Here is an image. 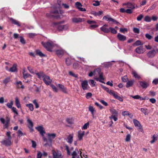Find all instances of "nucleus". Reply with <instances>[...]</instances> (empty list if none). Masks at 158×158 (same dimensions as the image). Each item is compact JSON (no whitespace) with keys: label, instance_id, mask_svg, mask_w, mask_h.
<instances>
[{"label":"nucleus","instance_id":"a19ab883","mask_svg":"<svg viewBox=\"0 0 158 158\" xmlns=\"http://www.w3.org/2000/svg\"><path fill=\"white\" fill-rule=\"evenodd\" d=\"M111 32L114 34H115L117 33V31L114 28H112L111 27H110V32Z\"/></svg>","mask_w":158,"mask_h":158},{"label":"nucleus","instance_id":"09e8293b","mask_svg":"<svg viewBox=\"0 0 158 158\" xmlns=\"http://www.w3.org/2000/svg\"><path fill=\"white\" fill-rule=\"evenodd\" d=\"M89 123L88 122L87 123H85L83 127H82V130H85L87 128L89 127Z\"/></svg>","mask_w":158,"mask_h":158},{"label":"nucleus","instance_id":"052dcab7","mask_svg":"<svg viewBox=\"0 0 158 158\" xmlns=\"http://www.w3.org/2000/svg\"><path fill=\"white\" fill-rule=\"evenodd\" d=\"M11 109H12V110L13 111L15 114L17 115H18V112L17 110L16 109L15 107H13Z\"/></svg>","mask_w":158,"mask_h":158},{"label":"nucleus","instance_id":"aec40b11","mask_svg":"<svg viewBox=\"0 0 158 158\" xmlns=\"http://www.w3.org/2000/svg\"><path fill=\"white\" fill-rule=\"evenodd\" d=\"M135 82V81L134 80L128 81H127L126 87L127 88H129L132 86Z\"/></svg>","mask_w":158,"mask_h":158},{"label":"nucleus","instance_id":"412c9836","mask_svg":"<svg viewBox=\"0 0 158 158\" xmlns=\"http://www.w3.org/2000/svg\"><path fill=\"white\" fill-rule=\"evenodd\" d=\"M15 104L16 107L18 108H21V106L20 103V101L19 99L17 97H16L15 98Z\"/></svg>","mask_w":158,"mask_h":158},{"label":"nucleus","instance_id":"b1692460","mask_svg":"<svg viewBox=\"0 0 158 158\" xmlns=\"http://www.w3.org/2000/svg\"><path fill=\"white\" fill-rule=\"evenodd\" d=\"M125 5H127V7L130 9H133L135 8L134 5L131 3H123V6Z\"/></svg>","mask_w":158,"mask_h":158},{"label":"nucleus","instance_id":"e433bc0d","mask_svg":"<svg viewBox=\"0 0 158 158\" xmlns=\"http://www.w3.org/2000/svg\"><path fill=\"white\" fill-rule=\"evenodd\" d=\"M157 5L156 4L154 3L153 4L150 8H149L148 10L147 11L148 12L151 10H154L156 7Z\"/></svg>","mask_w":158,"mask_h":158},{"label":"nucleus","instance_id":"6e6d98bb","mask_svg":"<svg viewBox=\"0 0 158 158\" xmlns=\"http://www.w3.org/2000/svg\"><path fill=\"white\" fill-rule=\"evenodd\" d=\"M90 81V85L92 87H94L95 85L96 82L93 80H89Z\"/></svg>","mask_w":158,"mask_h":158},{"label":"nucleus","instance_id":"1a4fd4ad","mask_svg":"<svg viewBox=\"0 0 158 158\" xmlns=\"http://www.w3.org/2000/svg\"><path fill=\"white\" fill-rule=\"evenodd\" d=\"M72 21L74 23H77L84 21H85V19L84 18L74 17L72 19Z\"/></svg>","mask_w":158,"mask_h":158},{"label":"nucleus","instance_id":"c756f323","mask_svg":"<svg viewBox=\"0 0 158 158\" xmlns=\"http://www.w3.org/2000/svg\"><path fill=\"white\" fill-rule=\"evenodd\" d=\"M32 102L35 105V108L37 109L39 107V105L38 103L37 100L36 99H34L32 101Z\"/></svg>","mask_w":158,"mask_h":158},{"label":"nucleus","instance_id":"37998d69","mask_svg":"<svg viewBox=\"0 0 158 158\" xmlns=\"http://www.w3.org/2000/svg\"><path fill=\"white\" fill-rule=\"evenodd\" d=\"M109 22H112L113 23L116 24H119V23L118 22H117V21H116V20L111 18H110Z\"/></svg>","mask_w":158,"mask_h":158},{"label":"nucleus","instance_id":"5701e85b","mask_svg":"<svg viewBox=\"0 0 158 158\" xmlns=\"http://www.w3.org/2000/svg\"><path fill=\"white\" fill-rule=\"evenodd\" d=\"M17 65L16 64H14L12 67L10 68L9 70V71L11 72H17Z\"/></svg>","mask_w":158,"mask_h":158},{"label":"nucleus","instance_id":"39448f33","mask_svg":"<svg viewBox=\"0 0 158 158\" xmlns=\"http://www.w3.org/2000/svg\"><path fill=\"white\" fill-rule=\"evenodd\" d=\"M133 122L135 126L137 128L139 131L141 132L143 131L142 126L138 120L135 119H134L133 120Z\"/></svg>","mask_w":158,"mask_h":158},{"label":"nucleus","instance_id":"dca6fc26","mask_svg":"<svg viewBox=\"0 0 158 158\" xmlns=\"http://www.w3.org/2000/svg\"><path fill=\"white\" fill-rule=\"evenodd\" d=\"M27 122L28 123V127L30 129L31 131H33V123L32 121L29 119H27Z\"/></svg>","mask_w":158,"mask_h":158},{"label":"nucleus","instance_id":"79ce46f5","mask_svg":"<svg viewBox=\"0 0 158 158\" xmlns=\"http://www.w3.org/2000/svg\"><path fill=\"white\" fill-rule=\"evenodd\" d=\"M141 110L143 113L145 115H146L147 114L148 110L145 108H141Z\"/></svg>","mask_w":158,"mask_h":158},{"label":"nucleus","instance_id":"9b49d317","mask_svg":"<svg viewBox=\"0 0 158 158\" xmlns=\"http://www.w3.org/2000/svg\"><path fill=\"white\" fill-rule=\"evenodd\" d=\"M57 86L60 88L61 91L63 93L66 94L68 93L67 88L65 87L64 85L59 84L57 85Z\"/></svg>","mask_w":158,"mask_h":158},{"label":"nucleus","instance_id":"0eeeda50","mask_svg":"<svg viewBox=\"0 0 158 158\" xmlns=\"http://www.w3.org/2000/svg\"><path fill=\"white\" fill-rule=\"evenodd\" d=\"M53 158H62V156L61 152L59 151L56 152L54 150L52 151Z\"/></svg>","mask_w":158,"mask_h":158},{"label":"nucleus","instance_id":"8fccbe9b","mask_svg":"<svg viewBox=\"0 0 158 158\" xmlns=\"http://www.w3.org/2000/svg\"><path fill=\"white\" fill-rule=\"evenodd\" d=\"M13 105V102L12 101H11L10 103H7L6 106L9 108H12L13 107H12Z\"/></svg>","mask_w":158,"mask_h":158},{"label":"nucleus","instance_id":"338daca9","mask_svg":"<svg viewBox=\"0 0 158 158\" xmlns=\"http://www.w3.org/2000/svg\"><path fill=\"white\" fill-rule=\"evenodd\" d=\"M10 134L11 132L10 131H7L6 132V135L8 137V139H11Z\"/></svg>","mask_w":158,"mask_h":158},{"label":"nucleus","instance_id":"49530a36","mask_svg":"<svg viewBox=\"0 0 158 158\" xmlns=\"http://www.w3.org/2000/svg\"><path fill=\"white\" fill-rule=\"evenodd\" d=\"M50 86L52 89L54 91L56 92L58 91V89L53 84H51Z\"/></svg>","mask_w":158,"mask_h":158},{"label":"nucleus","instance_id":"bb28decb","mask_svg":"<svg viewBox=\"0 0 158 158\" xmlns=\"http://www.w3.org/2000/svg\"><path fill=\"white\" fill-rule=\"evenodd\" d=\"M10 20L13 24L17 25L19 27L21 25L19 23V22L15 19H14L13 18H11L10 19Z\"/></svg>","mask_w":158,"mask_h":158},{"label":"nucleus","instance_id":"603ef678","mask_svg":"<svg viewBox=\"0 0 158 158\" xmlns=\"http://www.w3.org/2000/svg\"><path fill=\"white\" fill-rule=\"evenodd\" d=\"M146 38L149 40H150L153 38V36L149 34H146L145 35Z\"/></svg>","mask_w":158,"mask_h":158},{"label":"nucleus","instance_id":"4c0bfd02","mask_svg":"<svg viewBox=\"0 0 158 158\" xmlns=\"http://www.w3.org/2000/svg\"><path fill=\"white\" fill-rule=\"evenodd\" d=\"M36 54L39 55L40 56L43 57L45 56V55L42 52H41L39 50H36Z\"/></svg>","mask_w":158,"mask_h":158},{"label":"nucleus","instance_id":"7ed1b4c3","mask_svg":"<svg viewBox=\"0 0 158 158\" xmlns=\"http://www.w3.org/2000/svg\"><path fill=\"white\" fill-rule=\"evenodd\" d=\"M110 113L111 115L109 117L110 119H113L114 121H117L118 119V111H117L115 109L111 108L110 109Z\"/></svg>","mask_w":158,"mask_h":158},{"label":"nucleus","instance_id":"69168bd1","mask_svg":"<svg viewBox=\"0 0 158 158\" xmlns=\"http://www.w3.org/2000/svg\"><path fill=\"white\" fill-rule=\"evenodd\" d=\"M20 42L22 44H24L25 43V41L23 37L20 36Z\"/></svg>","mask_w":158,"mask_h":158},{"label":"nucleus","instance_id":"e2e57ef3","mask_svg":"<svg viewBox=\"0 0 158 158\" xmlns=\"http://www.w3.org/2000/svg\"><path fill=\"white\" fill-rule=\"evenodd\" d=\"M110 18L111 17H110L109 15L105 16L103 17V19L106 20V21H108L109 22Z\"/></svg>","mask_w":158,"mask_h":158},{"label":"nucleus","instance_id":"cd10ccee","mask_svg":"<svg viewBox=\"0 0 158 158\" xmlns=\"http://www.w3.org/2000/svg\"><path fill=\"white\" fill-rule=\"evenodd\" d=\"M73 140V136L72 135H69L67 139V142L69 143H71Z\"/></svg>","mask_w":158,"mask_h":158},{"label":"nucleus","instance_id":"7c9ffc66","mask_svg":"<svg viewBox=\"0 0 158 158\" xmlns=\"http://www.w3.org/2000/svg\"><path fill=\"white\" fill-rule=\"evenodd\" d=\"M143 44V43H142L139 40L136 41L133 44V46H138L139 45H142Z\"/></svg>","mask_w":158,"mask_h":158},{"label":"nucleus","instance_id":"c85d7f7f","mask_svg":"<svg viewBox=\"0 0 158 158\" xmlns=\"http://www.w3.org/2000/svg\"><path fill=\"white\" fill-rule=\"evenodd\" d=\"M26 106L27 107H28L29 110L31 111H32L34 110V108L33 107V105L31 103H30L29 104H26Z\"/></svg>","mask_w":158,"mask_h":158},{"label":"nucleus","instance_id":"774afa93","mask_svg":"<svg viewBox=\"0 0 158 158\" xmlns=\"http://www.w3.org/2000/svg\"><path fill=\"white\" fill-rule=\"evenodd\" d=\"M37 154V158H41L42 156V153L40 151H38Z\"/></svg>","mask_w":158,"mask_h":158},{"label":"nucleus","instance_id":"a18cd8bd","mask_svg":"<svg viewBox=\"0 0 158 158\" xmlns=\"http://www.w3.org/2000/svg\"><path fill=\"white\" fill-rule=\"evenodd\" d=\"M144 21L146 22H150L151 21V18L149 16H146L144 19Z\"/></svg>","mask_w":158,"mask_h":158},{"label":"nucleus","instance_id":"13d9d810","mask_svg":"<svg viewBox=\"0 0 158 158\" xmlns=\"http://www.w3.org/2000/svg\"><path fill=\"white\" fill-rule=\"evenodd\" d=\"M133 31L136 33L139 34V29L136 27H134L133 29Z\"/></svg>","mask_w":158,"mask_h":158},{"label":"nucleus","instance_id":"4d7b16f0","mask_svg":"<svg viewBox=\"0 0 158 158\" xmlns=\"http://www.w3.org/2000/svg\"><path fill=\"white\" fill-rule=\"evenodd\" d=\"M143 16L142 14H140L137 18V20L138 21H140L143 18Z\"/></svg>","mask_w":158,"mask_h":158},{"label":"nucleus","instance_id":"4468645a","mask_svg":"<svg viewBox=\"0 0 158 158\" xmlns=\"http://www.w3.org/2000/svg\"><path fill=\"white\" fill-rule=\"evenodd\" d=\"M36 129L39 131L40 134L42 135H43L45 132L44 129V128L42 126H39L35 127Z\"/></svg>","mask_w":158,"mask_h":158},{"label":"nucleus","instance_id":"c03bdc74","mask_svg":"<svg viewBox=\"0 0 158 158\" xmlns=\"http://www.w3.org/2000/svg\"><path fill=\"white\" fill-rule=\"evenodd\" d=\"M122 80L123 82H126L128 81V78L127 76H124L122 77Z\"/></svg>","mask_w":158,"mask_h":158},{"label":"nucleus","instance_id":"f3484780","mask_svg":"<svg viewBox=\"0 0 158 158\" xmlns=\"http://www.w3.org/2000/svg\"><path fill=\"white\" fill-rule=\"evenodd\" d=\"M139 82L140 86L143 89L147 88L149 85L148 83L145 81H139Z\"/></svg>","mask_w":158,"mask_h":158},{"label":"nucleus","instance_id":"864d4df0","mask_svg":"<svg viewBox=\"0 0 158 158\" xmlns=\"http://www.w3.org/2000/svg\"><path fill=\"white\" fill-rule=\"evenodd\" d=\"M115 98L118 99L119 101L121 102H123V99L120 97L118 96L117 94L114 97Z\"/></svg>","mask_w":158,"mask_h":158},{"label":"nucleus","instance_id":"de8ad7c7","mask_svg":"<svg viewBox=\"0 0 158 158\" xmlns=\"http://www.w3.org/2000/svg\"><path fill=\"white\" fill-rule=\"evenodd\" d=\"M75 6L78 9L82 6L81 4L79 2H77L75 3Z\"/></svg>","mask_w":158,"mask_h":158},{"label":"nucleus","instance_id":"393cba45","mask_svg":"<svg viewBox=\"0 0 158 158\" xmlns=\"http://www.w3.org/2000/svg\"><path fill=\"white\" fill-rule=\"evenodd\" d=\"M97 72L99 75V78L102 81L104 80L102 74L100 73V70L99 69H96L94 70V72Z\"/></svg>","mask_w":158,"mask_h":158},{"label":"nucleus","instance_id":"a878e982","mask_svg":"<svg viewBox=\"0 0 158 158\" xmlns=\"http://www.w3.org/2000/svg\"><path fill=\"white\" fill-rule=\"evenodd\" d=\"M158 136L157 135H154L152 137V140L150 141L151 143H154L158 139Z\"/></svg>","mask_w":158,"mask_h":158},{"label":"nucleus","instance_id":"680f3d73","mask_svg":"<svg viewBox=\"0 0 158 158\" xmlns=\"http://www.w3.org/2000/svg\"><path fill=\"white\" fill-rule=\"evenodd\" d=\"M152 83L155 85L158 84V78H156L153 80L152 81Z\"/></svg>","mask_w":158,"mask_h":158},{"label":"nucleus","instance_id":"f03ea898","mask_svg":"<svg viewBox=\"0 0 158 158\" xmlns=\"http://www.w3.org/2000/svg\"><path fill=\"white\" fill-rule=\"evenodd\" d=\"M43 46L48 51L51 52L52 49L55 45L54 42L51 40H49L46 42H41Z\"/></svg>","mask_w":158,"mask_h":158},{"label":"nucleus","instance_id":"2eb2a0df","mask_svg":"<svg viewBox=\"0 0 158 158\" xmlns=\"http://www.w3.org/2000/svg\"><path fill=\"white\" fill-rule=\"evenodd\" d=\"M156 53V51L155 50H153L149 51L147 54L148 56L149 57L152 58L155 55Z\"/></svg>","mask_w":158,"mask_h":158},{"label":"nucleus","instance_id":"5fc2aeb1","mask_svg":"<svg viewBox=\"0 0 158 158\" xmlns=\"http://www.w3.org/2000/svg\"><path fill=\"white\" fill-rule=\"evenodd\" d=\"M130 115V114L129 112L127 111H125L122 112V115L125 116L126 115L129 116Z\"/></svg>","mask_w":158,"mask_h":158},{"label":"nucleus","instance_id":"473e14b6","mask_svg":"<svg viewBox=\"0 0 158 158\" xmlns=\"http://www.w3.org/2000/svg\"><path fill=\"white\" fill-rule=\"evenodd\" d=\"M84 131H83L81 133H79L78 136L79 140H81L82 139L84 135Z\"/></svg>","mask_w":158,"mask_h":158},{"label":"nucleus","instance_id":"ea45409f","mask_svg":"<svg viewBox=\"0 0 158 158\" xmlns=\"http://www.w3.org/2000/svg\"><path fill=\"white\" fill-rule=\"evenodd\" d=\"M93 5L94 6H98L100 4L98 0H94L93 1Z\"/></svg>","mask_w":158,"mask_h":158},{"label":"nucleus","instance_id":"0e129e2a","mask_svg":"<svg viewBox=\"0 0 158 158\" xmlns=\"http://www.w3.org/2000/svg\"><path fill=\"white\" fill-rule=\"evenodd\" d=\"M98 25H91L89 27V28L91 29H93L94 28H96L98 27Z\"/></svg>","mask_w":158,"mask_h":158},{"label":"nucleus","instance_id":"bf43d9fd","mask_svg":"<svg viewBox=\"0 0 158 158\" xmlns=\"http://www.w3.org/2000/svg\"><path fill=\"white\" fill-rule=\"evenodd\" d=\"M69 75L74 77H77V74H75L71 71H69Z\"/></svg>","mask_w":158,"mask_h":158},{"label":"nucleus","instance_id":"9d476101","mask_svg":"<svg viewBox=\"0 0 158 158\" xmlns=\"http://www.w3.org/2000/svg\"><path fill=\"white\" fill-rule=\"evenodd\" d=\"M135 51L138 54H143L145 52V50L143 46H140L135 49Z\"/></svg>","mask_w":158,"mask_h":158},{"label":"nucleus","instance_id":"f704fd0d","mask_svg":"<svg viewBox=\"0 0 158 158\" xmlns=\"http://www.w3.org/2000/svg\"><path fill=\"white\" fill-rule=\"evenodd\" d=\"M89 110L91 113L92 115L94 116V109L92 106H90L89 107Z\"/></svg>","mask_w":158,"mask_h":158},{"label":"nucleus","instance_id":"6ab92c4d","mask_svg":"<svg viewBox=\"0 0 158 158\" xmlns=\"http://www.w3.org/2000/svg\"><path fill=\"white\" fill-rule=\"evenodd\" d=\"M56 53L59 57H61L63 56L64 53V51L62 49L57 50L56 51Z\"/></svg>","mask_w":158,"mask_h":158},{"label":"nucleus","instance_id":"ddd939ff","mask_svg":"<svg viewBox=\"0 0 158 158\" xmlns=\"http://www.w3.org/2000/svg\"><path fill=\"white\" fill-rule=\"evenodd\" d=\"M117 37L119 40L121 41H124L126 39V37L119 33H118L117 35Z\"/></svg>","mask_w":158,"mask_h":158},{"label":"nucleus","instance_id":"20e7f679","mask_svg":"<svg viewBox=\"0 0 158 158\" xmlns=\"http://www.w3.org/2000/svg\"><path fill=\"white\" fill-rule=\"evenodd\" d=\"M0 121L1 123L3 125L4 128L7 129L9 126V124L10 122V119L6 117V120L2 118H0Z\"/></svg>","mask_w":158,"mask_h":158},{"label":"nucleus","instance_id":"c9c22d12","mask_svg":"<svg viewBox=\"0 0 158 158\" xmlns=\"http://www.w3.org/2000/svg\"><path fill=\"white\" fill-rule=\"evenodd\" d=\"M65 62H66V64L68 66H69L71 64L72 62H71V60L70 58H67L66 59Z\"/></svg>","mask_w":158,"mask_h":158},{"label":"nucleus","instance_id":"72a5a7b5","mask_svg":"<svg viewBox=\"0 0 158 158\" xmlns=\"http://www.w3.org/2000/svg\"><path fill=\"white\" fill-rule=\"evenodd\" d=\"M131 135L129 134H127L126 136L125 141L127 142H130L131 139Z\"/></svg>","mask_w":158,"mask_h":158},{"label":"nucleus","instance_id":"a211bd4d","mask_svg":"<svg viewBox=\"0 0 158 158\" xmlns=\"http://www.w3.org/2000/svg\"><path fill=\"white\" fill-rule=\"evenodd\" d=\"M23 77L24 79L28 77L31 76V75L27 73L26 69L24 68L23 69Z\"/></svg>","mask_w":158,"mask_h":158},{"label":"nucleus","instance_id":"4be33fe9","mask_svg":"<svg viewBox=\"0 0 158 158\" xmlns=\"http://www.w3.org/2000/svg\"><path fill=\"white\" fill-rule=\"evenodd\" d=\"M48 139L50 140L51 142H52V139H54L56 136V135L55 133L49 134L48 133L47 134Z\"/></svg>","mask_w":158,"mask_h":158},{"label":"nucleus","instance_id":"58836bf2","mask_svg":"<svg viewBox=\"0 0 158 158\" xmlns=\"http://www.w3.org/2000/svg\"><path fill=\"white\" fill-rule=\"evenodd\" d=\"M10 81V78L8 77L3 80V82L6 85L7 83L9 82Z\"/></svg>","mask_w":158,"mask_h":158},{"label":"nucleus","instance_id":"2f4dec72","mask_svg":"<svg viewBox=\"0 0 158 158\" xmlns=\"http://www.w3.org/2000/svg\"><path fill=\"white\" fill-rule=\"evenodd\" d=\"M132 74L133 75L134 77H135V78L139 79L140 78L139 76L135 71L133 70L132 71Z\"/></svg>","mask_w":158,"mask_h":158},{"label":"nucleus","instance_id":"423d86ee","mask_svg":"<svg viewBox=\"0 0 158 158\" xmlns=\"http://www.w3.org/2000/svg\"><path fill=\"white\" fill-rule=\"evenodd\" d=\"M108 25L105 24L100 28V30L105 33H108L110 32V27L108 28Z\"/></svg>","mask_w":158,"mask_h":158},{"label":"nucleus","instance_id":"6e6552de","mask_svg":"<svg viewBox=\"0 0 158 158\" xmlns=\"http://www.w3.org/2000/svg\"><path fill=\"white\" fill-rule=\"evenodd\" d=\"M81 85L82 87L84 90H85L88 89V84L87 81L85 80L81 81Z\"/></svg>","mask_w":158,"mask_h":158},{"label":"nucleus","instance_id":"f8f14e48","mask_svg":"<svg viewBox=\"0 0 158 158\" xmlns=\"http://www.w3.org/2000/svg\"><path fill=\"white\" fill-rule=\"evenodd\" d=\"M11 139H7L3 140L1 142L2 144L6 146H10L11 144Z\"/></svg>","mask_w":158,"mask_h":158},{"label":"nucleus","instance_id":"f257e3e1","mask_svg":"<svg viewBox=\"0 0 158 158\" xmlns=\"http://www.w3.org/2000/svg\"><path fill=\"white\" fill-rule=\"evenodd\" d=\"M35 74L39 79H41L42 78L47 85H49L52 83V80L50 78L49 76L46 75L43 72H40Z\"/></svg>","mask_w":158,"mask_h":158},{"label":"nucleus","instance_id":"3c124183","mask_svg":"<svg viewBox=\"0 0 158 158\" xmlns=\"http://www.w3.org/2000/svg\"><path fill=\"white\" fill-rule=\"evenodd\" d=\"M108 93H109L110 95H113L114 97L117 94L115 93L114 91L111 90H110Z\"/></svg>","mask_w":158,"mask_h":158}]
</instances>
